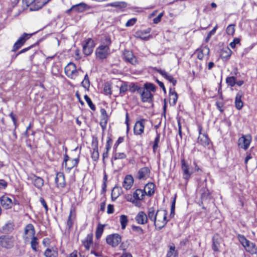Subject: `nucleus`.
Wrapping results in <instances>:
<instances>
[{
	"label": "nucleus",
	"mask_w": 257,
	"mask_h": 257,
	"mask_svg": "<svg viewBox=\"0 0 257 257\" xmlns=\"http://www.w3.org/2000/svg\"><path fill=\"white\" fill-rule=\"evenodd\" d=\"M251 140L252 138L251 135H243L238 139V147L244 150H246L249 148Z\"/></svg>",
	"instance_id": "7"
},
{
	"label": "nucleus",
	"mask_w": 257,
	"mask_h": 257,
	"mask_svg": "<svg viewBox=\"0 0 257 257\" xmlns=\"http://www.w3.org/2000/svg\"><path fill=\"white\" fill-rule=\"evenodd\" d=\"M90 8L88 5L81 3L79 4L73 6L71 8L67 11L69 13L71 11H74L78 13H82Z\"/></svg>",
	"instance_id": "12"
},
{
	"label": "nucleus",
	"mask_w": 257,
	"mask_h": 257,
	"mask_svg": "<svg viewBox=\"0 0 257 257\" xmlns=\"http://www.w3.org/2000/svg\"><path fill=\"white\" fill-rule=\"evenodd\" d=\"M94 44L93 41L91 39H88L86 41L85 44L83 46V52L85 55L89 56L93 52Z\"/></svg>",
	"instance_id": "11"
},
{
	"label": "nucleus",
	"mask_w": 257,
	"mask_h": 257,
	"mask_svg": "<svg viewBox=\"0 0 257 257\" xmlns=\"http://www.w3.org/2000/svg\"><path fill=\"white\" fill-rule=\"evenodd\" d=\"M73 214L72 211L71 210L69 213V215L67 221V225L69 229H70L73 226Z\"/></svg>",
	"instance_id": "49"
},
{
	"label": "nucleus",
	"mask_w": 257,
	"mask_h": 257,
	"mask_svg": "<svg viewBox=\"0 0 257 257\" xmlns=\"http://www.w3.org/2000/svg\"><path fill=\"white\" fill-rule=\"evenodd\" d=\"M181 170L183 172V178L186 181H188L192 174L193 172L190 170L189 166L184 159L181 160Z\"/></svg>",
	"instance_id": "8"
},
{
	"label": "nucleus",
	"mask_w": 257,
	"mask_h": 257,
	"mask_svg": "<svg viewBox=\"0 0 257 257\" xmlns=\"http://www.w3.org/2000/svg\"><path fill=\"white\" fill-rule=\"evenodd\" d=\"M219 243L217 241H215L214 239H213L212 242V249L215 251H218Z\"/></svg>",
	"instance_id": "63"
},
{
	"label": "nucleus",
	"mask_w": 257,
	"mask_h": 257,
	"mask_svg": "<svg viewBox=\"0 0 257 257\" xmlns=\"http://www.w3.org/2000/svg\"><path fill=\"white\" fill-rule=\"evenodd\" d=\"M237 237L239 242L243 246L246 251L251 254H257V246L255 243L247 240L243 235L238 234Z\"/></svg>",
	"instance_id": "2"
},
{
	"label": "nucleus",
	"mask_w": 257,
	"mask_h": 257,
	"mask_svg": "<svg viewBox=\"0 0 257 257\" xmlns=\"http://www.w3.org/2000/svg\"><path fill=\"white\" fill-rule=\"evenodd\" d=\"M234 25H229L227 26L226 31V33L229 35H233L235 32Z\"/></svg>",
	"instance_id": "51"
},
{
	"label": "nucleus",
	"mask_w": 257,
	"mask_h": 257,
	"mask_svg": "<svg viewBox=\"0 0 257 257\" xmlns=\"http://www.w3.org/2000/svg\"><path fill=\"white\" fill-rule=\"evenodd\" d=\"M165 78L166 79L170 82L172 83L173 86H175L177 83V81L173 77V76L169 74L168 73L166 76Z\"/></svg>",
	"instance_id": "60"
},
{
	"label": "nucleus",
	"mask_w": 257,
	"mask_h": 257,
	"mask_svg": "<svg viewBox=\"0 0 257 257\" xmlns=\"http://www.w3.org/2000/svg\"><path fill=\"white\" fill-rule=\"evenodd\" d=\"M92 146L93 147V151L91 153V158L94 161H97L99 157L98 149V141L96 139L93 140L92 143Z\"/></svg>",
	"instance_id": "18"
},
{
	"label": "nucleus",
	"mask_w": 257,
	"mask_h": 257,
	"mask_svg": "<svg viewBox=\"0 0 257 257\" xmlns=\"http://www.w3.org/2000/svg\"><path fill=\"white\" fill-rule=\"evenodd\" d=\"M168 212L166 210L159 209L156 212V223L154 225L158 230L162 229L167 223V215Z\"/></svg>",
	"instance_id": "3"
},
{
	"label": "nucleus",
	"mask_w": 257,
	"mask_h": 257,
	"mask_svg": "<svg viewBox=\"0 0 257 257\" xmlns=\"http://www.w3.org/2000/svg\"><path fill=\"white\" fill-rule=\"evenodd\" d=\"M75 67L76 65L73 63H69L64 68L65 74L67 75L68 73H70V72L72 70V69L75 68Z\"/></svg>",
	"instance_id": "43"
},
{
	"label": "nucleus",
	"mask_w": 257,
	"mask_h": 257,
	"mask_svg": "<svg viewBox=\"0 0 257 257\" xmlns=\"http://www.w3.org/2000/svg\"><path fill=\"white\" fill-rule=\"evenodd\" d=\"M163 16V13L159 14L157 17L154 19L153 22L154 24H158L161 21V18Z\"/></svg>",
	"instance_id": "64"
},
{
	"label": "nucleus",
	"mask_w": 257,
	"mask_h": 257,
	"mask_svg": "<svg viewBox=\"0 0 257 257\" xmlns=\"http://www.w3.org/2000/svg\"><path fill=\"white\" fill-rule=\"evenodd\" d=\"M28 180L33 183L34 185L38 189H41L44 185V180L34 174H31L28 176Z\"/></svg>",
	"instance_id": "9"
},
{
	"label": "nucleus",
	"mask_w": 257,
	"mask_h": 257,
	"mask_svg": "<svg viewBox=\"0 0 257 257\" xmlns=\"http://www.w3.org/2000/svg\"><path fill=\"white\" fill-rule=\"evenodd\" d=\"M135 220L139 224H145L148 222L147 215L144 211H140L136 215Z\"/></svg>",
	"instance_id": "19"
},
{
	"label": "nucleus",
	"mask_w": 257,
	"mask_h": 257,
	"mask_svg": "<svg viewBox=\"0 0 257 257\" xmlns=\"http://www.w3.org/2000/svg\"><path fill=\"white\" fill-rule=\"evenodd\" d=\"M202 127L199 126V136L198 138V143H200L201 145L206 147L209 144L210 140L206 134H201Z\"/></svg>",
	"instance_id": "16"
},
{
	"label": "nucleus",
	"mask_w": 257,
	"mask_h": 257,
	"mask_svg": "<svg viewBox=\"0 0 257 257\" xmlns=\"http://www.w3.org/2000/svg\"><path fill=\"white\" fill-rule=\"evenodd\" d=\"M82 86L85 89H88L90 86V81L89 80L88 75L86 74L83 80L81 82Z\"/></svg>",
	"instance_id": "44"
},
{
	"label": "nucleus",
	"mask_w": 257,
	"mask_h": 257,
	"mask_svg": "<svg viewBox=\"0 0 257 257\" xmlns=\"http://www.w3.org/2000/svg\"><path fill=\"white\" fill-rule=\"evenodd\" d=\"M109 5L113 7L120 9L125 8L127 7V4L124 2H116L110 4Z\"/></svg>",
	"instance_id": "36"
},
{
	"label": "nucleus",
	"mask_w": 257,
	"mask_h": 257,
	"mask_svg": "<svg viewBox=\"0 0 257 257\" xmlns=\"http://www.w3.org/2000/svg\"><path fill=\"white\" fill-rule=\"evenodd\" d=\"M217 26L216 25L213 28V29L211 31H210L209 32V33L207 34V36L205 39V41L206 42H208V41L210 39L211 36L215 34V33L217 30Z\"/></svg>",
	"instance_id": "57"
},
{
	"label": "nucleus",
	"mask_w": 257,
	"mask_h": 257,
	"mask_svg": "<svg viewBox=\"0 0 257 257\" xmlns=\"http://www.w3.org/2000/svg\"><path fill=\"white\" fill-rule=\"evenodd\" d=\"M13 224L11 223H7L3 226L2 229L4 232L8 233L12 231L14 229Z\"/></svg>",
	"instance_id": "39"
},
{
	"label": "nucleus",
	"mask_w": 257,
	"mask_h": 257,
	"mask_svg": "<svg viewBox=\"0 0 257 257\" xmlns=\"http://www.w3.org/2000/svg\"><path fill=\"white\" fill-rule=\"evenodd\" d=\"M169 96L170 101H172L170 102V105H175L178 100V94L175 91L174 88H170Z\"/></svg>",
	"instance_id": "26"
},
{
	"label": "nucleus",
	"mask_w": 257,
	"mask_h": 257,
	"mask_svg": "<svg viewBox=\"0 0 257 257\" xmlns=\"http://www.w3.org/2000/svg\"><path fill=\"white\" fill-rule=\"evenodd\" d=\"M79 162V157L75 159H71L67 154H65L62 166H65L67 171L69 172L73 168L77 166Z\"/></svg>",
	"instance_id": "4"
},
{
	"label": "nucleus",
	"mask_w": 257,
	"mask_h": 257,
	"mask_svg": "<svg viewBox=\"0 0 257 257\" xmlns=\"http://www.w3.org/2000/svg\"><path fill=\"white\" fill-rule=\"evenodd\" d=\"M145 89L150 91L155 92L156 91V87L154 84L151 83H146L144 85Z\"/></svg>",
	"instance_id": "48"
},
{
	"label": "nucleus",
	"mask_w": 257,
	"mask_h": 257,
	"mask_svg": "<svg viewBox=\"0 0 257 257\" xmlns=\"http://www.w3.org/2000/svg\"><path fill=\"white\" fill-rule=\"evenodd\" d=\"M46 257H57L58 251L55 247L47 248L44 252Z\"/></svg>",
	"instance_id": "28"
},
{
	"label": "nucleus",
	"mask_w": 257,
	"mask_h": 257,
	"mask_svg": "<svg viewBox=\"0 0 257 257\" xmlns=\"http://www.w3.org/2000/svg\"><path fill=\"white\" fill-rule=\"evenodd\" d=\"M2 206L6 209H10L12 206V201L11 198L6 195L2 196L0 198Z\"/></svg>",
	"instance_id": "20"
},
{
	"label": "nucleus",
	"mask_w": 257,
	"mask_h": 257,
	"mask_svg": "<svg viewBox=\"0 0 257 257\" xmlns=\"http://www.w3.org/2000/svg\"><path fill=\"white\" fill-rule=\"evenodd\" d=\"M38 238L36 236L32 237V240L31 241V247L33 250L36 251H37V245L38 244L37 241Z\"/></svg>",
	"instance_id": "47"
},
{
	"label": "nucleus",
	"mask_w": 257,
	"mask_h": 257,
	"mask_svg": "<svg viewBox=\"0 0 257 257\" xmlns=\"http://www.w3.org/2000/svg\"><path fill=\"white\" fill-rule=\"evenodd\" d=\"M128 86L126 82H122L119 88V93L121 95H123L125 92L128 90Z\"/></svg>",
	"instance_id": "42"
},
{
	"label": "nucleus",
	"mask_w": 257,
	"mask_h": 257,
	"mask_svg": "<svg viewBox=\"0 0 257 257\" xmlns=\"http://www.w3.org/2000/svg\"><path fill=\"white\" fill-rule=\"evenodd\" d=\"M103 91L106 95L111 94V86L109 82L105 83L103 88Z\"/></svg>",
	"instance_id": "40"
},
{
	"label": "nucleus",
	"mask_w": 257,
	"mask_h": 257,
	"mask_svg": "<svg viewBox=\"0 0 257 257\" xmlns=\"http://www.w3.org/2000/svg\"><path fill=\"white\" fill-rule=\"evenodd\" d=\"M175 249V247L174 245H170L169 250L167 254V257H175L176 253Z\"/></svg>",
	"instance_id": "50"
},
{
	"label": "nucleus",
	"mask_w": 257,
	"mask_h": 257,
	"mask_svg": "<svg viewBox=\"0 0 257 257\" xmlns=\"http://www.w3.org/2000/svg\"><path fill=\"white\" fill-rule=\"evenodd\" d=\"M232 54L231 50L228 48H224L221 50L220 57L223 61H227L230 58Z\"/></svg>",
	"instance_id": "21"
},
{
	"label": "nucleus",
	"mask_w": 257,
	"mask_h": 257,
	"mask_svg": "<svg viewBox=\"0 0 257 257\" xmlns=\"http://www.w3.org/2000/svg\"><path fill=\"white\" fill-rule=\"evenodd\" d=\"M146 194L147 192L145 190L138 189L134 193L133 197L136 200H142Z\"/></svg>",
	"instance_id": "29"
},
{
	"label": "nucleus",
	"mask_w": 257,
	"mask_h": 257,
	"mask_svg": "<svg viewBox=\"0 0 257 257\" xmlns=\"http://www.w3.org/2000/svg\"><path fill=\"white\" fill-rule=\"evenodd\" d=\"M240 39L239 38H234L232 42H231L229 45L232 48H234L236 44L239 43Z\"/></svg>",
	"instance_id": "62"
},
{
	"label": "nucleus",
	"mask_w": 257,
	"mask_h": 257,
	"mask_svg": "<svg viewBox=\"0 0 257 257\" xmlns=\"http://www.w3.org/2000/svg\"><path fill=\"white\" fill-rule=\"evenodd\" d=\"M137 21V19L136 18H132L128 20L125 24L126 27H130L134 26Z\"/></svg>",
	"instance_id": "55"
},
{
	"label": "nucleus",
	"mask_w": 257,
	"mask_h": 257,
	"mask_svg": "<svg viewBox=\"0 0 257 257\" xmlns=\"http://www.w3.org/2000/svg\"><path fill=\"white\" fill-rule=\"evenodd\" d=\"M243 95V93L242 91H238L235 96V106L238 110H240L243 105V102L241 100V98Z\"/></svg>",
	"instance_id": "22"
},
{
	"label": "nucleus",
	"mask_w": 257,
	"mask_h": 257,
	"mask_svg": "<svg viewBox=\"0 0 257 257\" xmlns=\"http://www.w3.org/2000/svg\"><path fill=\"white\" fill-rule=\"evenodd\" d=\"M132 230L138 233V234H140V235L143 234L144 233V230L140 226L133 225L132 226Z\"/></svg>",
	"instance_id": "54"
},
{
	"label": "nucleus",
	"mask_w": 257,
	"mask_h": 257,
	"mask_svg": "<svg viewBox=\"0 0 257 257\" xmlns=\"http://www.w3.org/2000/svg\"><path fill=\"white\" fill-rule=\"evenodd\" d=\"M93 234L92 233L87 234L86 237L82 241V243L86 250H89L90 246L92 245Z\"/></svg>",
	"instance_id": "25"
},
{
	"label": "nucleus",
	"mask_w": 257,
	"mask_h": 257,
	"mask_svg": "<svg viewBox=\"0 0 257 257\" xmlns=\"http://www.w3.org/2000/svg\"><path fill=\"white\" fill-rule=\"evenodd\" d=\"M236 80V77L235 76H230L227 77L226 78V82L228 84V85L230 86L231 87H233L235 85Z\"/></svg>",
	"instance_id": "38"
},
{
	"label": "nucleus",
	"mask_w": 257,
	"mask_h": 257,
	"mask_svg": "<svg viewBox=\"0 0 257 257\" xmlns=\"http://www.w3.org/2000/svg\"><path fill=\"white\" fill-rule=\"evenodd\" d=\"M155 184L153 183H148L145 187V190H148L147 194L148 196H152L154 193Z\"/></svg>",
	"instance_id": "33"
},
{
	"label": "nucleus",
	"mask_w": 257,
	"mask_h": 257,
	"mask_svg": "<svg viewBox=\"0 0 257 257\" xmlns=\"http://www.w3.org/2000/svg\"><path fill=\"white\" fill-rule=\"evenodd\" d=\"M197 58L199 60L203 59L204 55H208L210 50L208 47H204L201 49L198 50Z\"/></svg>",
	"instance_id": "30"
},
{
	"label": "nucleus",
	"mask_w": 257,
	"mask_h": 257,
	"mask_svg": "<svg viewBox=\"0 0 257 257\" xmlns=\"http://www.w3.org/2000/svg\"><path fill=\"white\" fill-rule=\"evenodd\" d=\"M36 0H23V3L25 4L27 7L30 6V10L31 11H34L33 8H34Z\"/></svg>",
	"instance_id": "41"
},
{
	"label": "nucleus",
	"mask_w": 257,
	"mask_h": 257,
	"mask_svg": "<svg viewBox=\"0 0 257 257\" xmlns=\"http://www.w3.org/2000/svg\"><path fill=\"white\" fill-rule=\"evenodd\" d=\"M151 171L147 167L141 168L138 172L137 178L139 180H146L149 177Z\"/></svg>",
	"instance_id": "15"
},
{
	"label": "nucleus",
	"mask_w": 257,
	"mask_h": 257,
	"mask_svg": "<svg viewBox=\"0 0 257 257\" xmlns=\"http://www.w3.org/2000/svg\"><path fill=\"white\" fill-rule=\"evenodd\" d=\"M111 43L110 38L109 36H104L101 40V44L97 48L95 51V54L97 58L103 60L107 57L110 54L109 46Z\"/></svg>",
	"instance_id": "1"
},
{
	"label": "nucleus",
	"mask_w": 257,
	"mask_h": 257,
	"mask_svg": "<svg viewBox=\"0 0 257 257\" xmlns=\"http://www.w3.org/2000/svg\"><path fill=\"white\" fill-rule=\"evenodd\" d=\"M128 219L127 216L125 215H121L120 216V222L121 224V229H124L128 223Z\"/></svg>",
	"instance_id": "37"
},
{
	"label": "nucleus",
	"mask_w": 257,
	"mask_h": 257,
	"mask_svg": "<svg viewBox=\"0 0 257 257\" xmlns=\"http://www.w3.org/2000/svg\"><path fill=\"white\" fill-rule=\"evenodd\" d=\"M107 121L108 117H101L100 125L103 130H104L106 128Z\"/></svg>",
	"instance_id": "59"
},
{
	"label": "nucleus",
	"mask_w": 257,
	"mask_h": 257,
	"mask_svg": "<svg viewBox=\"0 0 257 257\" xmlns=\"http://www.w3.org/2000/svg\"><path fill=\"white\" fill-rule=\"evenodd\" d=\"M121 241V236L117 233L109 234L106 237V243L113 247L117 246Z\"/></svg>",
	"instance_id": "6"
},
{
	"label": "nucleus",
	"mask_w": 257,
	"mask_h": 257,
	"mask_svg": "<svg viewBox=\"0 0 257 257\" xmlns=\"http://www.w3.org/2000/svg\"><path fill=\"white\" fill-rule=\"evenodd\" d=\"M104 225L99 223L97 226L95 236L97 240H99L104 230Z\"/></svg>",
	"instance_id": "34"
},
{
	"label": "nucleus",
	"mask_w": 257,
	"mask_h": 257,
	"mask_svg": "<svg viewBox=\"0 0 257 257\" xmlns=\"http://www.w3.org/2000/svg\"><path fill=\"white\" fill-rule=\"evenodd\" d=\"M147 120L145 118H141L136 121L134 127V133L135 135H141L144 132L145 124Z\"/></svg>",
	"instance_id": "10"
},
{
	"label": "nucleus",
	"mask_w": 257,
	"mask_h": 257,
	"mask_svg": "<svg viewBox=\"0 0 257 257\" xmlns=\"http://www.w3.org/2000/svg\"><path fill=\"white\" fill-rule=\"evenodd\" d=\"M128 87L130 88V91L131 92H134L137 91L140 93V91H141L142 89V88L135 84H133L131 86H130Z\"/></svg>",
	"instance_id": "53"
},
{
	"label": "nucleus",
	"mask_w": 257,
	"mask_h": 257,
	"mask_svg": "<svg viewBox=\"0 0 257 257\" xmlns=\"http://www.w3.org/2000/svg\"><path fill=\"white\" fill-rule=\"evenodd\" d=\"M25 234L28 235L26 238H28L29 237L35 236V230L32 224L29 223L26 226L25 228Z\"/></svg>",
	"instance_id": "27"
},
{
	"label": "nucleus",
	"mask_w": 257,
	"mask_h": 257,
	"mask_svg": "<svg viewBox=\"0 0 257 257\" xmlns=\"http://www.w3.org/2000/svg\"><path fill=\"white\" fill-rule=\"evenodd\" d=\"M134 183V179L132 175H126L123 182L122 186L126 190L130 189Z\"/></svg>",
	"instance_id": "24"
},
{
	"label": "nucleus",
	"mask_w": 257,
	"mask_h": 257,
	"mask_svg": "<svg viewBox=\"0 0 257 257\" xmlns=\"http://www.w3.org/2000/svg\"><path fill=\"white\" fill-rule=\"evenodd\" d=\"M210 195V193L208 189H204L201 193V198L202 201L208 199Z\"/></svg>",
	"instance_id": "52"
},
{
	"label": "nucleus",
	"mask_w": 257,
	"mask_h": 257,
	"mask_svg": "<svg viewBox=\"0 0 257 257\" xmlns=\"http://www.w3.org/2000/svg\"><path fill=\"white\" fill-rule=\"evenodd\" d=\"M84 99L86 102L87 103L88 105H89L90 109L92 110H95L96 109L95 105L93 103L92 101H91V99L89 98V97L87 95H84Z\"/></svg>",
	"instance_id": "45"
},
{
	"label": "nucleus",
	"mask_w": 257,
	"mask_h": 257,
	"mask_svg": "<svg viewBox=\"0 0 257 257\" xmlns=\"http://www.w3.org/2000/svg\"><path fill=\"white\" fill-rule=\"evenodd\" d=\"M51 0H36V3L35 4L33 10L37 11L41 9L44 6L48 3Z\"/></svg>",
	"instance_id": "32"
},
{
	"label": "nucleus",
	"mask_w": 257,
	"mask_h": 257,
	"mask_svg": "<svg viewBox=\"0 0 257 257\" xmlns=\"http://www.w3.org/2000/svg\"><path fill=\"white\" fill-rule=\"evenodd\" d=\"M32 35V34L24 33L14 44L12 51L16 52L21 48Z\"/></svg>",
	"instance_id": "5"
},
{
	"label": "nucleus",
	"mask_w": 257,
	"mask_h": 257,
	"mask_svg": "<svg viewBox=\"0 0 257 257\" xmlns=\"http://www.w3.org/2000/svg\"><path fill=\"white\" fill-rule=\"evenodd\" d=\"M123 55L124 58L126 61L133 65L136 63V59L132 51L125 50L123 53Z\"/></svg>",
	"instance_id": "23"
},
{
	"label": "nucleus",
	"mask_w": 257,
	"mask_h": 257,
	"mask_svg": "<svg viewBox=\"0 0 257 257\" xmlns=\"http://www.w3.org/2000/svg\"><path fill=\"white\" fill-rule=\"evenodd\" d=\"M112 144V140L110 137L107 138V140L105 145V150L107 152H109L111 148V145Z\"/></svg>",
	"instance_id": "61"
},
{
	"label": "nucleus",
	"mask_w": 257,
	"mask_h": 257,
	"mask_svg": "<svg viewBox=\"0 0 257 257\" xmlns=\"http://www.w3.org/2000/svg\"><path fill=\"white\" fill-rule=\"evenodd\" d=\"M123 140H124V139H123V137H119L118 138L117 140L115 143V144H114V145L113 146V152L116 151L118 145L120 143H122L123 142Z\"/></svg>",
	"instance_id": "58"
},
{
	"label": "nucleus",
	"mask_w": 257,
	"mask_h": 257,
	"mask_svg": "<svg viewBox=\"0 0 257 257\" xmlns=\"http://www.w3.org/2000/svg\"><path fill=\"white\" fill-rule=\"evenodd\" d=\"M160 134L157 132V136L155 139L154 144L153 146V150L154 152H155L156 150L158 148V144L160 142Z\"/></svg>",
	"instance_id": "46"
},
{
	"label": "nucleus",
	"mask_w": 257,
	"mask_h": 257,
	"mask_svg": "<svg viewBox=\"0 0 257 257\" xmlns=\"http://www.w3.org/2000/svg\"><path fill=\"white\" fill-rule=\"evenodd\" d=\"M0 245L7 248H10L13 246L12 238L8 235H2L0 236Z\"/></svg>",
	"instance_id": "14"
},
{
	"label": "nucleus",
	"mask_w": 257,
	"mask_h": 257,
	"mask_svg": "<svg viewBox=\"0 0 257 257\" xmlns=\"http://www.w3.org/2000/svg\"><path fill=\"white\" fill-rule=\"evenodd\" d=\"M156 212L154 207H150L148 209V219L153 221L154 224L156 223Z\"/></svg>",
	"instance_id": "31"
},
{
	"label": "nucleus",
	"mask_w": 257,
	"mask_h": 257,
	"mask_svg": "<svg viewBox=\"0 0 257 257\" xmlns=\"http://www.w3.org/2000/svg\"><path fill=\"white\" fill-rule=\"evenodd\" d=\"M140 93L143 102H148L150 103L153 101V95L150 91L145 90V89H142L141 91H140Z\"/></svg>",
	"instance_id": "13"
},
{
	"label": "nucleus",
	"mask_w": 257,
	"mask_h": 257,
	"mask_svg": "<svg viewBox=\"0 0 257 257\" xmlns=\"http://www.w3.org/2000/svg\"><path fill=\"white\" fill-rule=\"evenodd\" d=\"M126 157V154L123 153H117L116 151H113L112 160H116L118 159H124Z\"/></svg>",
	"instance_id": "35"
},
{
	"label": "nucleus",
	"mask_w": 257,
	"mask_h": 257,
	"mask_svg": "<svg viewBox=\"0 0 257 257\" xmlns=\"http://www.w3.org/2000/svg\"><path fill=\"white\" fill-rule=\"evenodd\" d=\"M77 76V71L76 70V67H75L67 75V76L71 79H75Z\"/></svg>",
	"instance_id": "56"
},
{
	"label": "nucleus",
	"mask_w": 257,
	"mask_h": 257,
	"mask_svg": "<svg viewBox=\"0 0 257 257\" xmlns=\"http://www.w3.org/2000/svg\"><path fill=\"white\" fill-rule=\"evenodd\" d=\"M55 182L58 187L64 188L66 185L64 174L62 172L57 173L55 177Z\"/></svg>",
	"instance_id": "17"
}]
</instances>
